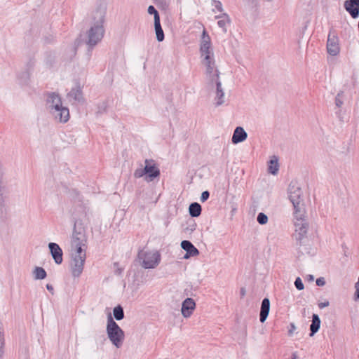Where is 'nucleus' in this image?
<instances>
[{
    "mask_svg": "<svg viewBox=\"0 0 359 359\" xmlns=\"http://www.w3.org/2000/svg\"><path fill=\"white\" fill-rule=\"evenodd\" d=\"M57 111L56 117L59 118L60 122H67L69 118V109L66 107H60L59 109H55Z\"/></svg>",
    "mask_w": 359,
    "mask_h": 359,
    "instance_id": "2eb2a0df",
    "label": "nucleus"
},
{
    "mask_svg": "<svg viewBox=\"0 0 359 359\" xmlns=\"http://www.w3.org/2000/svg\"><path fill=\"white\" fill-rule=\"evenodd\" d=\"M148 13L151 15H154V20H156V18H160L158 11L155 9V8L153 6H149Z\"/></svg>",
    "mask_w": 359,
    "mask_h": 359,
    "instance_id": "cd10ccee",
    "label": "nucleus"
},
{
    "mask_svg": "<svg viewBox=\"0 0 359 359\" xmlns=\"http://www.w3.org/2000/svg\"><path fill=\"white\" fill-rule=\"evenodd\" d=\"M329 304H329V302L325 300V301H324V302H320V303L318 304V307H319L320 309H323V308H325V307H326V306H329Z\"/></svg>",
    "mask_w": 359,
    "mask_h": 359,
    "instance_id": "2f4dec72",
    "label": "nucleus"
},
{
    "mask_svg": "<svg viewBox=\"0 0 359 359\" xmlns=\"http://www.w3.org/2000/svg\"><path fill=\"white\" fill-rule=\"evenodd\" d=\"M138 257L142 260V265L145 269H153L160 262L161 255L158 251H141L138 254Z\"/></svg>",
    "mask_w": 359,
    "mask_h": 359,
    "instance_id": "0eeeda50",
    "label": "nucleus"
},
{
    "mask_svg": "<svg viewBox=\"0 0 359 359\" xmlns=\"http://www.w3.org/2000/svg\"><path fill=\"white\" fill-rule=\"evenodd\" d=\"M293 359H295V358H293Z\"/></svg>",
    "mask_w": 359,
    "mask_h": 359,
    "instance_id": "e433bc0d",
    "label": "nucleus"
},
{
    "mask_svg": "<svg viewBox=\"0 0 359 359\" xmlns=\"http://www.w3.org/2000/svg\"><path fill=\"white\" fill-rule=\"evenodd\" d=\"M181 247L187 253L184 258L189 259L191 257H196L199 255L198 250L189 241H183L181 243Z\"/></svg>",
    "mask_w": 359,
    "mask_h": 359,
    "instance_id": "1a4fd4ad",
    "label": "nucleus"
},
{
    "mask_svg": "<svg viewBox=\"0 0 359 359\" xmlns=\"http://www.w3.org/2000/svg\"><path fill=\"white\" fill-rule=\"evenodd\" d=\"M325 280L323 278H320L316 280V284L318 286H323L325 285Z\"/></svg>",
    "mask_w": 359,
    "mask_h": 359,
    "instance_id": "473e14b6",
    "label": "nucleus"
},
{
    "mask_svg": "<svg viewBox=\"0 0 359 359\" xmlns=\"http://www.w3.org/2000/svg\"><path fill=\"white\" fill-rule=\"evenodd\" d=\"M257 221L260 224H265L268 221V217L265 214L261 212L257 216Z\"/></svg>",
    "mask_w": 359,
    "mask_h": 359,
    "instance_id": "a878e982",
    "label": "nucleus"
},
{
    "mask_svg": "<svg viewBox=\"0 0 359 359\" xmlns=\"http://www.w3.org/2000/svg\"><path fill=\"white\" fill-rule=\"evenodd\" d=\"M34 273L36 279H43L46 276V271L41 267H36Z\"/></svg>",
    "mask_w": 359,
    "mask_h": 359,
    "instance_id": "5701e85b",
    "label": "nucleus"
},
{
    "mask_svg": "<svg viewBox=\"0 0 359 359\" xmlns=\"http://www.w3.org/2000/svg\"><path fill=\"white\" fill-rule=\"evenodd\" d=\"M144 163V168L137 169L134 172V176L136 178H140L146 175V180L151 182L160 175V170L154 160L146 159Z\"/></svg>",
    "mask_w": 359,
    "mask_h": 359,
    "instance_id": "20e7f679",
    "label": "nucleus"
},
{
    "mask_svg": "<svg viewBox=\"0 0 359 359\" xmlns=\"http://www.w3.org/2000/svg\"><path fill=\"white\" fill-rule=\"evenodd\" d=\"M270 310V301L267 298H264L262 300V306H261V311H260V321L262 323H264L266 319L267 318V316L269 315Z\"/></svg>",
    "mask_w": 359,
    "mask_h": 359,
    "instance_id": "ddd939ff",
    "label": "nucleus"
},
{
    "mask_svg": "<svg viewBox=\"0 0 359 359\" xmlns=\"http://www.w3.org/2000/svg\"><path fill=\"white\" fill-rule=\"evenodd\" d=\"M107 334L112 343L116 347H119L123 339L124 334L123 330L119 327L117 323L113 320L111 317L108 320Z\"/></svg>",
    "mask_w": 359,
    "mask_h": 359,
    "instance_id": "423d86ee",
    "label": "nucleus"
},
{
    "mask_svg": "<svg viewBox=\"0 0 359 359\" xmlns=\"http://www.w3.org/2000/svg\"><path fill=\"white\" fill-rule=\"evenodd\" d=\"M327 50L329 55H337V34L334 32H330L327 42Z\"/></svg>",
    "mask_w": 359,
    "mask_h": 359,
    "instance_id": "9d476101",
    "label": "nucleus"
},
{
    "mask_svg": "<svg viewBox=\"0 0 359 359\" xmlns=\"http://www.w3.org/2000/svg\"><path fill=\"white\" fill-rule=\"evenodd\" d=\"M48 102H51L52 107H54L55 109H59V107H62L61 105V100L58 97V95H55V93H53L50 95Z\"/></svg>",
    "mask_w": 359,
    "mask_h": 359,
    "instance_id": "412c9836",
    "label": "nucleus"
},
{
    "mask_svg": "<svg viewBox=\"0 0 359 359\" xmlns=\"http://www.w3.org/2000/svg\"><path fill=\"white\" fill-rule=\"evenodd\" d=\"M295 287L299 290H302L304 289V284L300 278H297L294 282Z\"/></svg>",
    "mask_w": 359,
    "mask_h": 359,
    "instance_id": "c85d7f7f",
    "label": "nucleus"
},
{
    "mask_svg": "<svg viewBox=\"0 0 359 359\" xmlns=\"http://www.w3.org/2000/svg\"><path fill=\"white\" fill-rule=\"evenodd\" d=\"M247 138V133L245 132L243 128L237 127L234 130L232 142L234 144H237L244 141Z\"/></svg>",
    "mask_w": 359,
    "mask_h": 359,
    "instance_id": "4468645a",
    "label": "nucleus"
},
{
    "mask_svg": "<svg viewBox=\"0 0 359 359\" xmlns=\"http://www.w3.org/2000/svg\"><path fill=\"white\" fill-rule=\"evenodd\" d=\"M338 118H339L342 122L348 121L349 118V114L346 111H344L343 114H341L340 111H338Z\"/></svg>",
    "mask_w": 359,
    "mask_h": 359,
    "instance_id": "bb28decb",
    "label": "nucleus"
},
{
    "mask_svg": "<svg viewBox=\"0 0 359 359\" xmlns=\"http://www.w3.org/2000/svg\"><path fill=\"white\" fill-rule=\"evenodd\" d=\"M278 162L276 156H273L269 161V171L273 175L277 173L278 170Z\"/></svg>",
    "mask_w": 359,
    "mask_h": 359,
    "instance_id": "6ab92c4d",
    "label": "nucleus"
},
{
    "mask_svg": "<svg viewBox=\"0 0 359 359\" xmlns=\"http://www.w3.org/2000/svg\"><path fill=\"white\" fill-rule=\"evenodd\" d=\"M46 287H47V289L49 290H53L52 286H50L49 285H47Z\"/></svg>",
    "mask_w": 359,
    "mask_h": 359,
    "instance_id": "f704fd0d",
    "label": "nucleus"
},
{
    "mask_svg": "<svg viewBox=\"0 0 359 359\" xmlns=\"http://www.w3.org/2000/svg\"><path fill=\"white\" fill-rule=\"evenodd\" d=\"M230 23V20L226 14H223L219 17V20L217 22L218 25L223 29L224 32L226 31V27Z\"/></svg>",
    "mask_w": 359,
    "mask_h": 359,
    "instance_id": "aec40b11",
    "label": "nucleus"
},
{
    "mask_svg": "<svg viewBox=\"0 0 359 359\" xmlns=\"http://www.w3.org/2000/svg\"><path fill=\"white\" fill-rule=\"evenodd\" d=\"M295 330H296L295 325L293 323H292L290 325V328L288 330L289 335H292Z\"/></svg>",
    "mask_w": 359,
    "mask_h": 359,
    "instance_id": "72a5a7b5",
    "label": "nucleus"
},
{
    "mask_svg": "<svg viewBox=\"0 0 359 359\" xmlns=\"http://www.w3.org/2000/svg\"><path fill=\"white\" fill-rule=\"evenodd\" d=\"M48 246L55 263L58 264H61L63 259L62 250L60 247L55 243H50Z\"/></svg>",
    "mask_w": 359,
    "mask_h": 359,
    "instance_id": "f8f14e48",
    "label": "nucleus"
},
{
    "mask_svg": "<svg viewBox=\"0 0 359 359\" xmlns=\"http://www.w3.org/2000/svg\"><path fill=\"white\" fill-rule=\"evenodd\" d=\"M73 246L75 248V252L72 254L71 271L74 277H79L83 269L86 252L82 248V246L77 241H74Z\"/></svg>",
    "mask_w": 359,
    "mask_h": 359,
    "instance_id": "f03ea898",
    "label": "nucleus"
},
{
    "mask_svg": "<svg viewBox=\"0 0 359 359\" xmlns=\"http://www.w3.org/2000/svg\"><path fill=\"white\" fill-rule=\"evenodd\" d=\"M196 307L195 302L191 298H187L182 303V314L184 318L189 317Z\"/></svg>",
    "mask_w": 359,
    "mask_h": 359,
    "instance_id": "9b49d317",
    "label": "nucleus"
},
{
    "mask_svg": "<svg viewBox=\"0 0 359 359\" xmlns=\"http://www.w3.org/2000/svg\"><path fill=\"white\" fill-rule=\"evenodd\" d=\"M290 199L292 203L295 210L294 215L296 219L302 222L305 216V205L304 203L302 191L301 189H291L290 191Z\"/></svg>",
    "mask_w": 359,
    "mask_h": 359,
    "instance_id": "7ed1b4c3",
    "label": "nucleus"
},
{
    "mask_svg": "<svg viewBox=\"0 0 359 359\" xmlns=\"http://www.w3.org/2000/svg\"><path fill=\"white\" fill-rule=\"evenodd\" d=\"M344 8L353 18L359 17V0L346 1Z\"/></svg>",
    "mask_w": 359,
    "mask_h": 359,
    "instance_id": "6e6552de",
    "label": "nucleus"
},
{
    "mask_svg": "<svg viewBox=\"0 0 359 359\" xmlns=\"http://www.w3.org/2000/svg\"><path fill=\"white\" fill-rule=\"evenodd\" d=\"M341 104V102L339 101V100L338 99V104H337V106L338 107L340 106V104Z\"/></svg>",
    "mask_w": 359,
    "mask_h": 359,
    "instance_id": "c9c22d12",
    "label": "nucleus"
},
{
    "mask_svg": "<svg viewBox=\"0 0 359 359\" xmlns=\"http://www.w3.org/2000/svg\"><path fill=\"white\" fill-rule=\"evenodd\" d=\"M201 54L203 57V64L206 67L208 74L213 72L215 67V61L213 59V53L211 50L210 39L204 31L203 33L202 41L201 44Z\"/></svg>",
    "mask_w": 359,
    "mask_h": 359,
    "instance_id": "f257e3e1",
    "label": "nucleus"
},
{
    "mask_svg": "<svg viewBox=\"0 0 359 359\" xmlns=\"http://www.w3.org/2000/svg\"><path fill=\"white\" fill-rule=\"evenodd\" d=\"M320 320L318 315L313 314L312 316V323L310 327L311 336L313 335L320 328Z\"/></svg>",
    "mask_w": 359,
    "mask_h": 359,
    "instance_id": "f3484780",
    "label": "nucleus"
},
{
    "mask_svg": "<svg viewBox=\"0 0 359 359\" xmlns=\"http://www.w3.org/2000/svg\"><path fill=\"white\" fill-rule=\"evenodd\" d=\"M296 231H299V234L302 236L306 233L307 225L303 223H296Z\"/></svg>",
    "mask_w": 359,
    "mask_h": 359,
    "instance_id": "393cba45",
    "label": "nucleus"
},
{
    "mask_svg": "<svg viewBox=\"0 0 359 359\" xmlns=\"http://www.w3.org/2000/svg\"><path fill=\"white\" fill-rule=\"evenodd\" d=\"M224 93L221 88V83L219 82L217 83V104H221L224 102L223 100Z\"/></svg>",
    "mask_w": 359,
    "mask_h": 359,
    "instance_id": "b1692460",
    "label": "nucleus"
},
{
    "mask_svg": "<svg viewBox=\"0 0 359 359\" xmlns=\"http://www.w3.org/2000/svg\"><path fill=\"white\" fill-rule=\"evenodd\" d=\"M97 20L94 26L90 28L88 33V43L90 45L96 44L100 41L104 34L103 22L104 15L102 13H97Z\"/></svg>",
    "mask_w": 359,
    "mask_h": 359,
    "instance_id": "39448f33",
    "label": "nucleus"
},
{
    "mask_svg": "<svg viewBox=\"0 0 359 359\" xmlns=\"http://www.w3.org/2000/svg\"><path fill=\"white\" fill-rule=\"evenodd\" d=\"M212 6L218 11H222V3L219 1L213 0L212 2Z\"/></svg>",
    "mask_w": 359,
    "mask_h": 359,
    "instance_id": "c756f323",
    "label": "nucleus"
},
{
    "mask_svg": "<svg viewBox=\"0 0 359 359\" xmlns=\"http://www.w3.org/2000/svg\"><path fill=\"white\" fill-rule=\"evenodd\" d=\"M189 214L192 217H198L201 213V206L197 203H191L189 208Z\"/></svg>",
    "mask_w": 359,
    "mask_h": 359,
    "instance_id": "a211bd4d",
    "label": "nucleus"
},
{
    "mask_svg": "<svg viewBox=\"0 0 359 359\" xmlns=\"http://www.w3.org/2000/svg\"><path fill=\"white\" fill-rule=\"evenodd\" d=\"M114 316L117 320H120L123 318L124 313L122 307L121 306H118L114 309Z\"/></svg>",
    "mask_w": 359,
    "mask_h": 359,
    "instance_id": "4be33fe9",
    "label": "nucleus"
},
{
    "mask_svg": "<svg viewBox=\"0 0 359 359\" xmlns=\"http://www.w3.org/2000/svg\"><path fill=\"white\" fill-rule=\"evenodd\" d=\"M154 27L157 40L158 41H163L164 33L161 25L160 18H156V20H154Z\"/></svg>",
    "mask_w": 359,
    "mask_h": 359,
    "instance_id": "dca6fc26",
    "label": "nucleus"
},
{
    "mask_svg": "<svg viewBox=\"0 0 359 359\" xmlns=\"http://www.w3.org/2000/svg\"><path fill=\"white\" fill-rule=\"evenodd\" d=\"M209 196H210V194L208 191H203L201 194V201L202 202L205 201L209 198Z\"/></svg>",
    "mask_w": 359,
    "mask_h": 359,
    "instance_id": "7c9ffc66",
    "label": "nucleus"
}]
</instances>
